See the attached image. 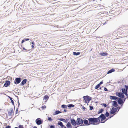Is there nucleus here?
<instances>
[{
    "label": "nucleus",
    "mask_w": 128,
    "mask_h": 128,
    "mask_svg": "<svg viewBox=\"0 0 128 128\" xmlns=\"http://www.w3.org/2000/svg\"><path fill=\"white\" fill-rule=\"evenodd\" d=\"M90 124L96 125L98 123L97 118H90L88 120Z\"/></svg>",
    "instance_id": "obj_1"
},
{
    "label": "nucleus",
    "mask_w": 128,
    "mask_h": 128,
    "mask_svg": "<svg viewBox=\"0 0 128 128\" xmlns=\"http://www.w3.org/2000/svg\"><path fill=\"white\" fill-rule=\"evenodd\" d=\"M106 118V117L103 114H102L99 117L97 118L98 123L100 122L102 123H104L106 121H104V120Z\"/></svg>",
    "instance_id": "obj_2"
},
{
    "label": "nucleus",
    "mask_w": 128,
    "mask_h": 128,
    "mask_svg": "<svg viewBox=\"0 0 128 128\" xmlns=\"http://www.w3.org/2000/svg\"><path fill=\"white\" fill-rule=\"evenodd\" d=\"M83 98L84 99L85 102L86 103L88 104H88L89 103L90 100H92L91 98L88 96H84L83 97Z\"/></svg>",
    "instance_id": "obj_3"
},
{
    "label": "nucleus",
    "mask_w": 128,
    "mask_h": 128,
    "mask_svg": "<svg viewBox=\"0 0 128 128\" xmlns=\"http://www.w3.org/2000/svg\"><path fill=\"white\" fill-rule=\"evenodd\" d=\"M77 125L81 126H82V124L84 123L83 120H82L80 118H78L77 119Z\"/></svg>",
    "instance_id": "obj_4"
},
{
    "label": "nucleus",
    "mask_w": 128,
    "mask_h": 128,
    "mask_svg": "<svg viewBox=\"0 0 128 128\" xmlns=\"http://www.w3.org/2000/svg\"><path fill=\"white\" fill-rule=\"evenodd\" d=\"M36 122L37 124L38 125L42 124L43 122L41 119L40 118L37 119L36 120Z\"/></svg>",
    "instance_id": "obj_5"
},
{
    "label": "nucleus",
    "mask_w": 128,
    "mask_h": 128,
    "mask_svg": "<svg viewBox=\"0 0 128 128\" xmlns=\"http://www.w3.org/2000/svg\"><path fill=\"white\" fill-rule=\"evenodd\" d=\"M21 81V79L19 78H16L14 81V84H19Z\"/></svg>",
    "instance_id": "obj_6"
},
{
    "label": "nucleus",
    "mask_w": 128,
    "mask_h": 128,
    "mask_svg": "<svg viewBox=\"0 0 128 128\" xmlns=\"http://www.w3.org/2000/svg\"><path fill=\"white\" fill-rule=\"evenodd\" d=\"M84 124L83 125V126H89L90 125V124L89 122L88 121L86 120H83Z\"/></svg>",
    "instance_id": "obj_7"
},
{
    "label": "nucleus",
    "mask_w": 128,
    "mask_h": 128,
    "mask_svg": "<svg viewBox=\"0 0 128 128\" xmlns=\"http://www.w3.org/2000/svg\"><path fill=\"white\" fill-rule=\"evenodd\" d=\"M117 111V109L116 108L113 107L112 108L110 111V114H114Z\"/></svg>",
    "instance_id": "obj_8"
},
{
    "label": "nucleus",
    "mask_w": 128,
    "mask_h": 128,
    "mask_svg": "<svg viewBox=\"0 0 128 128\" xmlns=\"http://www.w3.org/2000/svg\"><path fill=\"white\" fill-rule=\"evenodd\" d=\"M71 122L72 124L74 126H76L77 125V122H76L74 119H72L71 120Z\"/></svg>",
    "instance_id": "obj_9"
},
{
    "label": "nucleus",
    "mask_w": 128,
    "mask_h": 128,
    "mask_svg": "<svg viewBox=\"0 0 128 128\" xmlns=\"http://www.w3.org/2000/svg\"><path fill=\"white\" fill-rule=\"evenodd\" d=\"M125 100H125L124 102H123V100L120 98H118V102L119 104H123V103L124 102Z\"/></svg>",
    "instance_id": "obj_10"
},
{
    "label": "nucleus",
    "mask_w": 128,
    "mask_h": 128,
    "mask_svg": "<svg viewBox=\"0 0 128 128\" xmlns=\"http://www.w3.org/2000/svg\"><path fill=\"white\" fill-rule=\"evenodd\" d=\"M10 82L9 81H7L4 84V86L6 87H7L10 84Z\"/></svg>",
    "instance_id": "obj_11"
},
{
    "label": "nucleus",
    "mask_w": 128,
    "mask_h": 128,
    "mask_svg": "<svg viewBox=\"0 0 128 128\" xmlns=\"http://www.w3.org/2000/svg\"><path fill=\"white\" fill-rule=\"evenodd\" d=\"M112 103H113L112 105L114 106L117 107L118 106L117 103L116 101H113Z\"/></svg>",
    "instance_id": "obj_12"
},
{
    "label": "nucleus",
    "mask_w": 128,
    "mask_h": 128,
    "mask_svg": "<svg viewBox=\"0 0 128 128\" xmlns=\"http://www.w3.org/2000/svg\"><path fill=\"white\" fill-rule=\"evenodd\" d=\"M27 82V80L26 79L24 80H23L21 83V85L22 86L24 85Z\"/></svg>",
    "instance_id": "obj_13"
},
{
    "label": "nucleus",
    "mask_w": 128,
    "mask_h": 128,
    "mask_svg": "<svg viewBox=\"0 0 128 128\" xmlns=\"http://www.w3.org/2000/svg\"><path fill=\"white\" fill-rule=\"evenodd\" d=\"M110 98L111 100H116L118 98L115 96H110Z\"/></svg>",
    "instance_id": "obj_14"
},
{
    "label": "nucleus",
    "mask_w": 128,
    "mask_h": 128,
    "mask_svg": "<svg viewBox=\"0 0 128 128\" xmlns=\"http://www.w3.org/2000/svg\"><path fill=\"white\" fill-rule=\"evenodd\" d=\"M58 125L62 127H65L63 124L62 122H58Z\"/></svg>",
    "instance_id": "obj_15"
},
{
    "label": "nucleus",
    "mask_w": 128,
    "mask_h": 128,
    "mask_svg": "<svg viewBox=\"0 0 128 128\" xmlns=\"http://www.w3.org/2000/svg\"><path fill=\"white\" fill-rule=\"evenodd\" d=\"M100 54L102 56H105L108 55V54L107 53H100Z\"/></svg>",
    "instance_id": "obj_16"
},
{
    "label": "nucleus",
    "mask_w": 128,
    "mask_h": 128,
    "mask_svg": "<svg viewBox=\"0 0 128 128\" xmlns=\"http://www.w3.org/2000/svg\"><path fill=\"white\" fill-rule=\"evenodd\" d=\"M115 70L114 69H112L111 70H109L108 72V74H109L112 73L113 72H114Z\"/></svg>",
    "instance_id": "obj_17"
},
{
    "label": "nucleus",
    "mask_w": 128,
    "mask_h": 128,
    "mask_svg": "<svg viewBox=\"0 0 128 128\" xmlns=\"http://www.w3.org/2000/svg\"><path fill=\"white\" fill-rule=\"evenodd\" d=\"M59 120L65 123H66L68 121L67 119L65 120V119L63 118H60L59 119Z\"/></svg>",
    "instance_id": "obj_18"
},
{
    "label": "nucleus",
    "mask_w": 128,
    "mask_h": 128,
    "mask_svg": "<svg viewBox=\"0 0 128 128\" xmlns=\"http://www.w3.org/2000/svg\"><path fill=\"white\" fill-rule=\"evenodd\" d=\"M49 98V97L47 95H46L44 97V99L45 100H48Z\"/></svg>",
    "instance_id": "obj_19"
},
{
    "label": "nucleus",
    "mask_w": 128,
    "mask_h": 128,
    "mask_svg": "<svg viewBox=\"0 0 128 128\" xmlns=\"http://www.w3.org/2000/svg\"><path fill=\"white\" fill-rule=\"evenodd\" d=\"M73 54L74 55H76V56H78V55H79L80 54V53L79 52H78L77 53H76V52H74L73 53Z\"/></svg>",
    "instance_id": "obj_20"
},
{
    "label": "nucleus",
    "mask_w": 128,
    "mask_h": 128,
    "mask_svg": "<svg viewBox=\"0 0 128 128\" xmlns=\"http://www.w3.org/2000/svg\"><path fill=\"white\" fill-rule=\"evenodd\" d=\"M8 98L10 99L12 103V104L14 105V102L13 100H12V98L10 96H8Z\"/></svg>",
    "instance_id": "obj_21"
},
{
    "label": "nucleus",
    "mask_w": 128,
    "mask_h": 128,
    "mask_svg": "<svg viewBox=\"0 0 128 128\" xmlns=\"http://www.w3.org/2000/svg\"><path fill=\"white\" fill-rule=\"evenodd\" d=\"M68 106L69 108H73L74 107V106L72 104H71L68 105Z\"/></svg>",
    "instance_id": "obj_22"
},
{
    "label": "nucleus",
    "mask_w": 128,
    "mask_h": 128,
    "mask_svg": "<svg viewBox=\"0 0 128 128\" xmlns=\"http://www.w3.org/2000/svg\"><path fill=\"white\" fill-rule=\"evenodd\" d=\"M104 110H103L102 109L100 110L98 112V114H100L102 113L104 111Z\"/></svg>",
    "instance_id": "obj_23"
},
{
    "label": "nucleus",
    "mask_w": 128,
    "mask_h": 128,
    "mask_svg": "<svg viewBox=\"0 0 128 128\" xmlns=\"http://www.w3.org/2000/svg\"><path fill=\"white\" fill-rule=\"evenodd\" d=\"M61 112L60 111H56V114H55V115L58 114H59L61 113Z\"/></svg>",
    "instance_id": "obj_24"
},
{
    "label": "nucleus",
    "mask_w": 128,
    "mask_h": 128,
    "mask_svg": "<svg viewBox=\"0 0 128 128\" xmlns=\"http://www.w3.org/2000/svg\"><path fill=\"white\" fill-rule=\"evenodd\" d=\"M62 108H67V107L65 105H63L62 106Z\"/></svg>",
    "instance_id": "obj_25"
},
{
    "label": "nucleus",
    "mask_w": 128,
    "mask_h": 128,
    "mask_svg": "<svg viewBox=\"0 0 128 128\" xmlns=\"http://www.w3.org/2000/svg\"><path fill=\"white\" fill-rule=\"evenodd\" d=\"M100 86L99 84H98L95 87V88L96 89H97L99 88Z\"/></svg>",
    "instance_id": "obj_26"
},
{
    "label": "nucleus",
    "mask_w": 128,
    "mask_h": 128,
    "mask_svg": "<svg viewBox=\"0 0 128 128\" xmlns=\"http://www.w3.org/2000/svg\"><path fill=\"white\" fill-rule=\"evenodd\" d=\"M10 114L11 115L12 114H13L14 113V111L13 110V109H12L11 110L10 112Z\"/></svg>",
    "instance_id": "obj_27"
},
{
    "label": "nucleus",
    "mask_w": 128,
    "mask_h": 128,
    "mask_svg": "<svg viewBox=\"0 0 128 128\" xmlns=\"http://www.w3.org/2000/svg\"><path fill=\"white\" fill-rule=\"evenodd\" d=\"M109 113L108 112H107L105 114L106 116L107 117H108L109 116Z\"/></svg>",
    "instance_id": "obj_28"
},
{
    "label": "nucleus",
    "mask_w": 128,
    "mask_h": 128,
    "mask_svg": "<svg viewBox=\"0 0 128 128\" xmlns=\"http://www.w3.org/2000/svg\"><path fill=\"white\" fill-rule=\"evenodd\" d=\"M46 108V106H42V110H44Z\"/></svg>",
    "instance_id": "obj_29"
},
{
    "label": "nucleus",
    "mask_w": 128,
    "mask_h": 128,
    "mask_svg": "<svg viewBox=\"0 0 128 128\" xmlns=\"http://www.w3.org/2000/svg\"><path fill=\"white\" fill-rule=\"evenodd\" d=\"M48 120L50 122H52L53 120L51 118H48Z\"/></svg>",
    "instance_id": "obj_30"
},
{
    "label": "nucleus",
    "mask_w": 128,
    "mask_h": 128,
    "mask_svg": "<svg viewBox=\"0 0 128 128\" xmlns=\"http://www.w3.org/2000/svg\"><path fill=\"white\" fill-rule=\"evenodd\" d=\"M24 128V127L23 126L20 125L19 126V128Z\"/></svg>",
    "instance_id": "obj_31"
},
{
    "label": "nucleus",
    "mask_w": 128,
    "mask_h": 128,
    "mask_svg": "<svg viewBox=\"0 0 128 128\" xmlns=\"http://www.w3.org/2000/svg\"><path fill=\"white\" fill-rule=\"evenodd\" d=\"M94 109V108L92 106H90V110H92Z\"/></svg>",
    "instance_id": "obj_32"
},
{
    "label": "nucleus",
    "mask_w": 128,
    "mask_h": 128,
    "mask_svg": "<svg viewBox=\"0 0 128 128\" xmlns=\"http://www.w3.org/2000/svg\"><path fill=\"white\" fill-rule=\"evenodd\" d=\"M23 49L24 50H25V52H28V51H29V50H27L26 49L24 48H23Z\"/></svg>",
    "instance_id": "obj_33"
},
{
    "label": "nucleus",
    "mask_w": 128,
    "mask_h": 128,
    "mask_svg": "<svg viewBox=\"0 0 128 128\" xmlns=\"http://www.w3.org/2000/svg\"><path fill=\"white\" fill-rule=\"evenodd\" d=\"M50 128H55V126H51L50 127Z\"/></svg>",
    "instance_id": "obj_34"
},
{
    "label": "nucleus",
    "mask_w": 128,
    "mask_h": 128,
    "mask_svg": "<svg viewBox=\"0 0 128 128\" xmlns=\"http://www.w3.org/2000/svg\"><path fill=\"white\" fill-rule=\"evenodd\" d=\"M11 127L10 126H7L5 128H11Z\"/></svg>",
    "instance_id": "obj_35"
},
{
    "label": "nucleus",
    "mask_w": 128,
    "mask_h": 128,
    "mask_svg": "<svg viewBox=\"0 0 128 128\" xmlns=\"http://www.w3.org/2000/svg\"><path fill=\"white\" fill-rule=\"evenodd\" d=\"M104 90L105 91H108V89L106 88H104Z\"/></svg>",
    "instance_id": "obj_36"
},
{
    "label": "nucleus",
    "mask_w": 128,
    "mask_h": 128,
    "mask_svg": "<svg viewBox=\"0 0 128 128\" xmlns=\"http://www.w3.org/2000/svg\"><path fill=\"white\" fill-rule=\"evenodd\" d=\"M24 40H25V41H28L30 40L28 38H25L24 39Z\"/></svg>",
    "instance_id": "obj_37"
},
{
    "label": "nucleus",
    "mask_w": 128,
    "mask_h": 128,
    "mask_svg": "<svg viewBox=\"0 0 128 128\" xmlns=\"http://www.w3.org/2000/svg\"><path fill=\"white\" fill-rule=\"evenodd\" d=\"M103 83V82H101L100 84H98L100 86Z\"/></svg>",
    "instance_id": "obj_38"
},
{
    "label": "nucleus",
    "mask_w": 128,
    "mask_h": 128,
    "mask_svg": "<svg viewBox=\"0 0 128 128\" xmlns=\"http://www.w3.org/2000/svg\"><path fill=\"white\" fill-rule=\"evenodd\" d=\"M25 41V40H24V39L22 41V43H23Z\"/></svg>",
    "instance_id": "obj_39"
},
{
    "label": "nucleus",
    "mask_w": 128,
    "mask_h": 128,
    "mask_svg": "<svg viewBox=\"0 0 128 128\" xmlns=\"http://www.w3.org/2000/svg\"><path fill=\"white\" fill-rule=\"evenodd\" d=\"M103 105L104 107H106L107 106V105L106 104H103Z\"/></svg>",
    "instance_id": "obj_40"
},
{
    "label": "nucleus",
    "mask_w": 128,
    "mask_h": 128,
    "mask_svg": "<svg viewBox=\"0 0 128 128\" xmlns=\"http://www.w3.org/2000/svg\"><path fill=\"white\" fill-rule=\"evenodd\" d=\"M32 44L33 45H34L35 44L34 42H32Z\"/></svg>",
    "instance_id": "obj_41"
},
{
    "label": "nucleus",
    "mask_w": 128,
    "mask_h": 128,
    "mask_svg": "<svg viewBox=\"0 0 128 128\" xmlns=\"http://www.w3.org/2000/svg\"><path fill=\"white\" fill-rule=\"evenodd\" d=\"M32 48H34V46L33 45H32Z\"/></svg>",
    "instance_id": "obj_42"
},
{
    "label": "nucleus",
    "mask_w": 128,
    "mask_h": 128,
    "mask_svg": "<svg viewBox=\"0 0 128 128\" xmlns=\"http://www.w3.org/2000/svg\"><path fill=\"white\" fill-rule=\"evenodd\" d=\"M18 128L16 127L15 128Z\"/></svg>",
    "instance_id": "obj_43"
},
{
    "label": "nucleus",
    "mask_w": 128,
    "mask_h": 128,
    "mask_svg": "<svg viewBox=\"0 0 128 128\" xmlns=\"http://www.w3.org/2000/svg\"><path fill=\"white\" fill-rule=\"evenodd\" d=\"M64 128H67L66 126L64 127Z\"/></svg>",
    "instance_id": "obj_44"
},
{
    "label": "nucleus",
    "mask_w": 128,
    "mask_h": 128,
    "mask_svg": "<svg viewBox=\"0 0 128 128\" xmlns=\"http://www.w3.org/2000/svg\"><path fill=\"white\" fill-rule=\"evenodd\" d=\"M112 117H110V118H111Z\"/></svg>",
    "instance_id": "obj_45"
},
{
    "label": "nucleus",
    "mask_w": 128,
    "mask_h": 128,
    "mask_svg": "<svg viewBox=\"0 0 128 128\" xmlns=\"http://www.w3.org/2000/svg\"><path fill=\"white\" fill-rule=\"evenodd\" d=\"M34 127L35 128H37V127Z\"/></svg>",
    "instance_id": "obj_46"
},
{
    "label": "nucleus",
    "mask_w": 128,
    "mask_h": 128,
    "mask_svg": "<svg viewBox=\"0 0 128 128\" xmlns=\"http://www.w3.org/2000/svg\"><path fill=\"white\" fill-rule=\"evenodd\" d=\"M34 127L35 128H37V127Z\"/></svg>",
    "instance_id": "obj_47"
},
{
    "label": "nucleus",
    "mask_w": 128,
    "mask_h": 128,
    "mask_svg": "<svg viewBox=\"0 0 128 128\" xmlns=\"http://www.w3.org/2000/svg\"><path fill=\"white\" fill-rule=\"evenodd\" d=\"M84 107V108H85Z\"/></svg>",
    "instance_id": "obj_48"
},
{
    "label": "nucleus",
    "mask_w": 128,
    "mask_h": 128,
    "mask_svg": "<svg viewBox=\"0 0 128 128\" xmlns=\"http://www.w3.org/2000/svg\"><path fill=\"white\" fill-rule=\"evenodd\" d=\"M84 107V108H85Z\"/></svg>",
    "instance_id": "obj_49"
},
{
    "label": "nucleus",
    "mask_w": 128,
    "mask_h": 128,
    "mask_svg": "<svg viewBox=\"0 0 128 128\" xmlns=\"http://www.w3.org/2000/svg\"><path fill=\"white\" fill-rule=\"evenodd\" d=\"M16 112H17V110H16Z\"/></svg>",
    "instance_id": "obj_50"
}]
</instances>
